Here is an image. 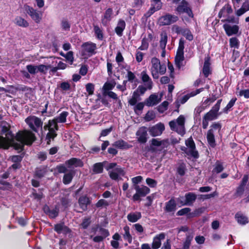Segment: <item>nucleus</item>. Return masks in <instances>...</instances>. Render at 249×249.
Wrapping results in <instances>:
<instances>
[{"label":"nucleus","instance_id":"nucleus-1","mask_svg":"<svg viewBox=\"0 0 249 249\" xmlns=\"http://www.w3.org/2000/svg\"><path fill=\"white\" fill-rule=\"evenodd\" d=\"M1 133L5 134V137L0 136V148L8 149L11 145L18 152L22 151L24 145H30L35 140V135L28 130L19 131L14 136L8 127L3 126Z\"/></svg>","mask_w":249,"mask_h":249},{"label":"nucleus","instance_id":"nucleus-2","mask_svg":"<svg viewBox=\"0 0 249 249\" xmlns=\"http://www.w3.org/2000/svg\"><path fill=\"white\" fill-rule=\"evenodd\" d=\"M151 63L152 65L151 72L154 79H158L159 74L162 75L165 73L166 71V66L164 65H161L159 59L156 57H153L151 59Z\"/></svg>","mask_w":249,"mask_h":249},{"label":"nucleus","instance_id":"nucleus-3","mask_svg":"<svg viewBox=\"0 0 249 249\" xmlns=\"http://www.w3.org/2000/svg\"><path fill=\"white\" fill-rule=\"evenodd\" d=\"M185 122L184 116L180 115L177 119L169 122V125L172 130L183 135L185 133Z\"/></svg>","mask_w":249,"mask_h":249},{"label":"nucleus","instance_id":"nucleus-4","mask_svg":"<svg viewBox=\"0 0 249 249\" xmlns=\"http://www.w3.org/2000/svg\"><path fill=\"white\" fill-rule=\"evenodd\" d=\"M221 128V124L219 123H214L210 126V129L207 133V139L209 144L214 147L215 145L214 136L219 134Z\"/></svg>","mask_w":249,"mask_h":249},{"label":"nucleus","instance_id":"nucleus-5","mask_svg":"<svg viewBox=\"0 0 249 249\" xmlns=\"http://www.w3.org/2000/svg\"><path fill=\"white\" fill-rule=\"evenodd\" d=\"M57 122L53 119L52 120H50L48 124L45 125L44 128L45 130L48 129L49 132L47 134L46 139L47 140V143L49 144L51 140H53L54 138L57 136L56 131L58 129Z\"/></svg>","mask_w":249,"mask_h":249},{"label":"nucleus","instance_id":"nucleus-6","mask_svg":"<svg viewBox=\"0 0 249 249\" xmlns=\"http://www.w3.org/2000/svg\"><path fill=\"white\" fill-rule=\"evenodd\" d=\"M184 40L181 38L179 41L178 47L175 57V64L178 69L183 66V61L184 60Z\"/></svg>","mask_w":249,"mask_h":249},{"label":"nucleus","instance_id":"nucleus-7","mask_svg":"<svg viewBox=\"0 0 249 249\" xmlns=\"http://www.w3.org/2000/svg\"><path fill=\"white\" fill-rule=\"evenodd\" d=\"M24 8L26 13L36 23H39L42 20V13L41 12L34 9L29 5H25Z\"/></svg>","mask_w":249,"mask_h":249},{"label":"nucleus","instance_id":"nucleus-8","mask_svg":"<svg viewBox=\"0 0 249 249\" xmlns=\"http://www.w3.org/2000/svg\"><path fill=\"white\" fill-rule=\"evenodd\" d=\"M25 121L29 127L34 131L36 132L37 129L42 127L43 122L40 119L35 116H29Z\"/></svg>","mask_w":249,"mask_h":249},{"label":"nucleus","instance_id":"nucleus-9","mask_svg":"<svg viewBox=\"0 0 249 249\" xmlns=\"http://www.w3.org/2000/svg\"><path fill=\"white\" fill-rule=\"evenodd\" d=\"M136 193L133 196L134 201H141V197H144L150 193V189L144 185L140 187L138 185H136L134 187Z\"/></svg>","mask_w":249,"mask_h":249},{"label":"nucleus","instance_id":"nucleus-10","mask_svg":"<svg viewBox=\"0 0 249 249\" xmlns=\"http://www.w3.org/2000/svg\"><path fill=\"white\" fill-rule=\"evenodd\" d=\"M81 47L82 56H91L95 53L96 45L91 42H86L82 45Z\"/></svg>","mask_w":249,"mask_h":249},{"label":"nucleus","instance_id":"nucleus-11","mask_svg":"<svg viewBox=\"0 0 249 249\" xmlns=\"http://www.w3.org/2000/svg\"><path fill=\"white\" fill-rule=\"evenodd\" d=\"M178 19L177 16L168 14L160 18L159 23L161 26L169 25L176 22Z\"/></svg>","mask_w":249,"mask_h":249},{"label":"nucleus","instance_id":"nucleus-12","mask_svg":"<svg viewBox=\"0 0 249 249\" xmlns=\"http://www.w3.org/2000/svg\"><path fill=\"white\" fill-rule=\"evenodd\" d=\"M164 130L165 126L164 124L160 123L149 127L148 130L151 136L157 137L161 135Z\"/></svg>","mask_w":249,"mask_h":249},{"label":"nucleus","instance_id":"nucleus-13","mask_svg":"<svg viewBox=\"0 0 249 249\" xmlns=\"http://www.w3.org/2000/svg\"><path fill=\"white\" fill-rule=\"evenodd\" d=\"M185 144L187 146L185 151L186 154L190 156H197L198 152L196 150L195 144L192 137L186 141Z\"/></svg>","mask_w":249,"mask_h":249},{"label":"nucleus","instance_id":"nucleus-14","mask_svg":"<svg viewBox=\"0 0 249 249\" xmlns=\"http://www.w3.org/2000/svg\"><path fill=\"white\" fill-rule=\"evenodd\" d=\"M176 11L180 14L186 13L190 17H193V14L189 4L185 0L181 1L180 4L177 7Z\"/></svg>","mask_w":249,"mask_h":249},{"label":"nucleus","instance_id":"nucleus-15","mask_svg":"<svg viewBox=\"0 0 249 249\" xmlns=\"http://www.w3.org/2000/svg\"><path fill=\"white\" fill-rule=\"evenodd\" d=\"M137 141L141 143H145L147 141V129L145 127H141L136 132Z\"/></svg>","mask_w":249,"mask_h":249},{"label":"nucleus","instance_id":"nucleus-16","mask_svg":"<svg viewBox=\"0 0 249 249\" xmlns=\"http://www.w3.org/2000/svg\"><path fill=\"white\" fill-rule=\"evenodd\" d=\"M177 203L174 197L171 198L169 201L165 203V206L163 208L164 211L166 213H174L177 210Z\"/></svg>","mask_w":249,"mask_h":249},{"label":"nucleus","instance_id":"nucleus-17","mask_svg":"<svg viewBox=\"0 0 249 249\" xmlns=\"http://www.w3.org/2000/svg\"><path fill=\"white\" fill-rule=\"evenodd\" d=\"M54 231L58 234L63 233L66 235L71 232V230L67 226L65 225L64 223H60L55 224L54 226Z\"/></svg>","mask_w":249,"mask_h":249},{"label":"nucleus","instance_id":"nucleus-18","mask_svg":"<svg viewBox=\"0 0 249 249\" xmlns=\"http://www.w3.org/2000/svg\"><path fill=\"white\" fill-rule=\"evenodd\" d=\"M78 202L80 208L86 211L88 209V206L91 203V200L87 195H83L79 197Z\"/></svg>","mask_w":249,"mask_h":249},{"label":"nucleus","instance_id":"nucleus-19","mask_svg":"<svg viewBox=\"0 0 249 249\" xmlns=\"http://www.w3.org/2000/svg\"><path fill=\"white\" fill-rule=\"evenodd\" d=\"M160 101V97L156 94H152L145 100L144 104L148 107H152L157 105Z\"/></svg>","mask_w":249,"mask_h":249},{"label":"nucleus","instance_id":"nucleus-20","mask_svg":"<svg viewBox=\"0 0 249 249\" xmlns=\"http://www.w3.org/2000/svg\"><path fill=\"white\" fill-rule=\"evenodd\" d=\"M223 28L228 36H231L238 33L239 27L238 25H231L229 24H224Z\"/></svg>","mask_w":249,"mask_h":249},{"label":"nucleus","instance_id":"nucleus-21","mask_svg":"<svg viewBox=\"0 0 249 249\" xmlns=\"http://www.w3.org/2000/svg\"><path fill=\"white\" fill-rule=\"evenodd\" d=\"M197 198V196L194 193L189 192L186 193L185 195V202L183 203L181 202L182 205L192 206Z\"/></svg>","mask_w":249,"mask_h":249},{"label":"nucleus","instance_id":"nucleus-22","mask_svg":"<svg viewBox=\"0 0 249 249\" xmlns=\"http://www.w3.org/2000/svg\"><path fill=\"white\" fill-rule=\"evenodd\" d=\"M165 238V234L160 233L156 235L153 238L152 243V249H158L161 246V240Z\"/></svg>","mask_w":249,"mask_h":249},{"label":"nucleus","instance_id":"nucleus-23","mask_svg":"<svg viewBox=\"0 0 249 249\" xmlns=\"http://www.w3.org/2000/svg\"><path fill=\"white\" fill-rule=\"evenodd\" d=\"M69 168L82 167L84 165L83 162L80 159L72 158L68 160L65 162Z\"/></svg>","mask_w":249,"mask_h":249},{"label":"nucleus","instance_id":"nucleus-24","mask_svg":"<svg viewBox=\"0 0 249 249\" xmlns=\"http://www.w3.org/2000/svg\"><path fill=\"white\" fill-rule=\"evenodd\" d=\"M203 89H204L202 88L199 89H197L196 90L193 91L190 93H188L186 95L183 96L179 100L180 103L182 104L185 103L190 97H193L199 94V93L203 91Z\"/></svg>","mask_w":249,"mask_h":249},{"label":"nucleus","instance_id":"nucleus-25","mask_svg":"<svg viewBox=\"0 0 249 249\" xmlns=\"http://www.w3.org/2000/svg\"><path fill=\"white\" fill-rule=\"evenodd\" d=\"M187 169L186 164L183 162H179L176 167V176L182 177L185 175Z\"/></svg>","mask_w":249,"mask_h":249},{"label":"nucleus","instance_id":"nucleus-26","mask_svg":"<svg viewBox=\"0 0 249 249\" xmlns=\"http://www.w3.org/2000/svg\"><path fill=\"white\" fill-rule=\"evenodd\" d=\"M107 161H104L102 162H97L95 163L93 166L92 171L95 174L102 173L104 170V167L105 168L106 164Z\"/></svg>","mask_w":249,"mask_h":249},{"label":"nucleus","instance_id":"nucleus-27","mask_svg":"<svg viewBox=\"0 0 249 249\" xmlns=\"http://www.w3.org/2000/svg\"><path fill=\"white\" fill-rule=\"evenodd\" d=\"M210 57L207 56L205 58V61L203 68V73L206 77H208L211 73L210 70Z\"/></svg>","mask_w":249,"mask_h":249},{"label":"nucleus","instance_id":"nucleus-28","mask_svg":"<svg viewBox=\"0 0 249 249\" xmlns=\"http://www.w3.org/2000/svg\"><path fill=\"white\" fill-rule=\"evenodd\" d=\"M142 217V214L141 212H136L135 213H130L128 214L127 218L128 220L132 223L137 222L139 219Z\"/></svg>","mask_w":249,"mask_h":249},{"label":"nucleus","instance_id":"nucleus-29","mask_svg":"<svg viewBox=\"0 0 249 249\" xmlns=\"http://www.w3.org/2000/svg\"><path fill=\"white\" fill-rule=\"evenodd\" d=\"M112 12L111 8H108L106 11L104 17L102 19V23L103 25L105 26L107 25L111 20Z\"/></svg>","mask_w":249,"mask_h":249},{"label":"nucleus","instance_id":"nucleus-30","mask_svg":"<svg viewBox=\"0 0 249 249\" xmlns=\"http://www.w3.org/2000/svg\"><path fill=\"white\" fill-rule=\"evenodd\" d=\"M235 218L237 222L241 225H245L248 223V217L241 213H237L235 214Z\"/></svg>","mask_w":249,"mask_h":249},{"label":"nucleus","instance_id":"nucleus-31","mask_svg":"<svg viewBox=\"0 0 249 249\" xmlns=\"http://www.w3.org/2000/svg\"><path fill=\"white\" fill-rule=\"evenodd\" d=\"M74 176V172L73 171L65 173L63 178V183L65 185L70 184Z\"/></svg>","mask_w":249,"mask_h":249},{"label":"nucleus","instance_id":"nucleus-32","mask_svg":"<svg viewBox=\"0 0 249 249\" xmlns=\"http://www.w3.org/2000/svg\"><path fill=\"white\" fill-rule=\"evenodd\" d=\"M112 146L119 149H127L129 147L127 142L123 140H119L115 142Z\"/></svg>","mask_w":249,"mask_h":249},{"label":"nucleus","instance_id":"nucleus-33","mask_svg":"<svg viewBox=\"0 0 249 249\" xmlns=\"http://www.w3.org/2000/svg\"><path fill=\"white\" fill-rule=\"evenodd\" d=\"M142 79L143 82H147L146 85L147 86L148 89H151L152 88V82L146 71H143L142 73Z\"/></svg>","mask_w":249,"mask_h":249},{"label":"nucleus","instance_id":"nucleus-34","mask_svg":"<svg viewBox=\"0 0 249 249\" xmlns=\"http://www.w3.org/2000/svg\"><path fill=\"white\" fill-rule=\"evenodd\" d=\"M15 23L17 25L24 28L28 27L29 26L28 22L20 17H18L15 18Z\"/></svg>","mask_w":249,"mask_h":249},{"label":"nucleus","instance_id":"nucleus-35","mask_svg":"<svg viewBox=\"0 0 249 249\" xmlns=\"http://www.w3.org/2000/svg\"><path fill=\"white\" fill-rule=\"evenodd\" d=\"M153 1L154 2V5L148 11L150 15H152L156 11L160 9L162 7V3L160 2V0H153Z\"/></svg>","mask_w":249,"mask_h":249},{"label":"nucleus","instance_id":"nucleus-36","mask_svg":"<svg viewBox=\"0 0 249 249\" xmlns=\"http://www.w3.org/2000/svg\"><path fill=\"white\" fill-rule=\"evenodd\" d=\"M224 169L223 162L220 160H217L214 164V167L213 170V173L218 174L222 172Z\"/></svg>","mask_w":249,"mask_h":249},{"label":"nucleus","instance_id":"nucleus-37","mask_svg":"<svg viewBox=\"0 0 249 249\" xmlns=\"http://www.w3.org/2000/svg\"><path fill=\"white\" fill-rule=\"evenodd\" d=\"M205 210V208L204 207H200L195 209L193 212L190 213L188 214V218L194 217L200 215L203 213Z\"/></svg>","mask_w":249,"mask_h":249},{"label":"nucleus","instance_id":"nucleus-38","mask_svg":"<svg viewBox=\"0 0 249 249\" xmlns=\"http://www.w3.org/2000/svg\"><path fill=\"white\" fill-rule=\"evenodd\" d=\"M125 22L123 20H120L118 22L117 26L115 28V31L117 35L120 36L123 30L125 28Z\"/></svg>","mask_w":249,"mask_h":249},{"label":"nucleus","instance_id":"nucleus-39","mask_svg":"<svg viewBox=\"0 0 249 249\" xmlns=\"http://www.w3.org/2000/svg\"><path fill=\"white\" fill-rule=\"evenodd\" d=\"M161 38L160 40V47L161 49H165L167 42V35L165 32H163L160 34Z\"/></svg>","mask_w":249,"mask_h":249},{"label":"nucleus","instance_id":"nucleus-40","mask_svg":"<svg viewBox=\"0 0 249 249\" xmlns=\"http://www.w3.org/2000/svg\"><path fill=\"white\" fill-rule=\"evenodd\" d=\"M46 169L45 167L36 168L35 172V176L41 178L44 177L46 173Z\"/></svg>","mask_w":249,"mask_h":249},{"label":"nucleus","instance_id":"nucleus-41","mask_svg":"<svg viewBox=\"0 0 249 249\" xmlns=\"http://www.w3.org/2000/svg\"><path fill=\"white\" fill-rule=\"evenodd\" d=\"M91 223V217H85L80 224V226L83 229H87Z\"/></svg>","mask_w":249,"mask_h":249},{"label":"nucleus","instance_id":"nucleus-42","mask_svg":"<svg viewBox=\"0 0 249 249\" xmlns=\"http://www.w3.org/2000/svg\"><path fill=\"white\" fill-rule=\"evenodd\" d=\"M150 148L155 151L157 148H160V141L157 139H152L151 140Z\"/></svg>","mask_w":249,"mask_h":249},{"label":"nucleus","instance_id":"nucleus-43","mask_svg":"<svg viewBox=\"0 0 249 249\" xmlns=\"http://www.w3.org/2000/svg\"><path fill=\"white\" fill-rule=\"evenodd\" d=\"M193 236L191 235H187L183 242L182 249H189L190 248L191 241L193 240Z\"/></svg>","mask_w":249,"mask_h":249},{"label":"nucleus","instance_id":"nucleus-44","mask_svg":"<svg viewBox=\"0 0 249 249\" xmlns=\"http://www.w3.org/2000/svg\"><path fill=\"white\" fill-rule=\"evenodd\" d=\"M68 113L66 111L62 112L59 116L54 118L57 123H65L66 121V118Z\"/></svg>","mask_w":249,"mask_h":249},{"label":"nucleus","instance_id":"nucleus-45","mask_svg":"<svg viewBox=\"0 0 249 249\" xmlns=\"http://www.w3.org/2000/svg\"><path fill=\"white\" fill-rule=\"evenodd\" d=\"M218 115V114H216L215 113H214L213 111L210 110L207 112L203 117L205 119L210 121L216 119Z\"/></svg>","mask_w":249,"mask_h":249},{"label":"nucleus","instance_id":"nucleus-46","mask_svg":"<svg viewBox=\"0 0 249 249\" xmlns=\"http://www.w3.org/2000/svg\"><path fill=\"white\" fill-rule=\"evenodd\" d=\"M181 34L184 36L189 41H191L193 39V36L190 30L187 29H182L181 31Z\"/></svg>","mask_w":249,"mask_h":249},{"label":"nucleus","instance_id":"nucleus-47","mask_svg":"<svg viewBox=\"0 0 249 249\" xmlns=\"http://www.w3.org/2000/svg\"><path fill=\"white\" fill-rule=\"evenodd\" d=\"M4 179L0 177V184L4 186V187H1L0 189L3 190L11 189L12 188V185Z\"/></svg>","mask_w":249,"mask_h":249},{"label":"nucleus","instance_id":"nucleus-48","mask_svg":"<svg viewBox=\"0 0 249 249\" xmlns=\"http://www.w3.org/2000/svg\"><path fill=\"white\" fill-rule=\"evenodd\" d=\"M50 68H51V66H50V65H45L43 64H40V65L37 66L36 68L37 69L38 72H40L43 74H46L47 72V71Z\"/></svg>","mask_w":249,"mask_h":249},{"label":"nucleus","instance_id":"nucleus-49","mask_svg":"<svg viewBox=\"0 0 249 249\" xmlns=\"http://www.w3.org/2000/svg\"><path fill=\"white\" fill-rule=\"evenodd\" d=\"M230 45L231 48H238L239 45V41L236 37H231L230 39Z\"/></svg>","mask_w":249,"mask_h":249},{"label":"nucleus","instance_id":"nucleus-50","mask_svg":"<svg viewBox=\"0 0 249 249\" xmlns=\"http://www.w3.org/2000/svg\"><path fill=\"white\" fill-rule=\"evenodd\" d=\"M191 211V208L186 207L182 208L179 210L177 213V215L178 216H183L185 214H187V216H188V214L190 213Z\"/></svg>","mask_w":249,"mask_h":249},{"label":"nucleus","instance_id":"nucleus-51","mask_svg":"<svg viewBox=\"0 0 249 249\" xmlns=\"http://www.w3.org/2000/svg\"><path fill=\"white\" fill-rule=\"evenodd\" d=\"M37 66L33 65H28L26 66V69L28 72L31 74H35L38 72Z\"/></svg>","mask_w":249,"mask_h":249},{"label":"nucleus","instance_id":"nucleus-52","mask_svg":"<svg viewBox=\"0 0 249 249\" xmlns=\"http://www.w3.org/2000/svg\"><path fill=\"white\" fill-rule=\"evenodd\" d=\"M146 183L151 188H155L157 185V181L155 179L149 178L146 179Z\"/></svg>","mask_w":249,"mask_h":249},{"label":"nucleus","instance_id":"nucleus-53","mask_svg":"<svg viewBox=\"0 0 249 249\" xmlns=\"http://www.w3.org/2000/svg\"><path fill=\"white\" fill-rule=\"evenodd\" d=\"M108 202L104 199H101L99 200L95 204V206L97 208H101L103 206L107 207L108 206Z\"/></svg>","mask_w":249,"mask_h":249},{"label":"nucleus","instance_id":"nucleus-54","mask_svg":"<svg viewBox=\"0 0 249 249\" xmlns=\"http://www.w3.org/2000/svg\"><path fill=\"white\" fill-rule=\"evenodd\" d=\"M94 30L96 35L97 37L99 39H102L103 37V33L102 30L98 26H94Z\"/></svg>","mask_w":249,"mask_h":249},{"label":"nucleus","instance_id":"nucleus-55","mask_svg":"<svg viewBox=\"0 0 249 249\" xmlns=\"http://www.w3.org/2000/svg\"><path fill=\"white\" fill-rule=\"evenodd\" d=\"M86 89L87 91L88 92L89 95H92L94 93V86L92 83H88L86 85Z\"/></svg>","mask_w":249,"mask_h":249},{"label":"nucleus","instance_id":"nucleus-56","mask_svg":"<svg viewBox=\"0 0 249 249\" xmlns=\"http://www.w3.org/2000/svg\"><path fill=\"white\" fill-rule=\"evenodd\" d=\"M115 86V83H107L106 82L103 87V89L104 91H109V90L112 89Z\"/></svg>","mask_w":249,"mask_h":249},{"label":"nucleus","instance_id":"nucleus-57","mask_svg":"<svg viewBox=\"0 0 249 249\" xmlns=\"http://www.w3.org/2000/svg\"><path fill=\"white\" fill-rule=\"evenodd\" d=\"M168 106V102L164 101L158 107V109L160 112L162 113L167 109Z\"/></svg>","mask_w":249,"mask_h":249},{"label":"nucleus","instance_id":"nucleus-58","mask_svg":"<svg viewBox=\"0 0 249 249\" xmlns=\"http://www.w3.org/2000/svg\"><path fill=\"white\" fill-rule=\"evenodd\" d=\"M58 210L55 208V209L50 210L48 215L51 218H55L58 215Z\"/></svg>","mask_w":249,"mask_h":249},{"label":"nucleus","instance_id":"nucleus-59","mask_svg":"<svg viewBox=\"0 0 249 249\" xmlns=\"http://www.w3.org/2000/svg\"><path fill=\"white\" fill-rule=\"evenodd\" d=\"M236 100V98H233L231 99V100L229 102L228 104L227 105L226 107L223 109L224 112H227V111L230 109L231 107H232L234 104H235V102Z\"/></svg>","mask_w":249,"mask_h":249},{"label":"nucleus","instance_id":"nucleus-60","mask_svg":"<svg viewBox=\"0 0 249 249\" xmlns=\"http://www.w3.org/2000/svg\"><path fill=\"white\" fill-rule=\"evenodd\" d=\"M70 200L69 199L66 197H63L61 199V203L63 207H64L65 208H67L69 206L70 204Z\"/></svg>","mask_w":249,"mask_h":249},{"label":"nucleus","instance_id":"nucleus-61","mask_svg":"<svg viewBox=\"0 0 249 249\" xmlns=\"http://www.w3.org/2000/svg\"><path fill=\"white\" fill-rule=\"evenodd\" d=\"M221 102L222 99L218 100L216 104L213 107L212 109L211 110L213 111V112H214V113H215L216 114H218V111L219 110Z\"/></svg>","mask_w":249,"mask_h":249},{"label":"nucleus","instance_id":"nucleus-62","mask_svg":"<svg viewBox=\"0 0 249 249\" xmlns=\"http://www.w3.org/2000/svg\"><path fill=\"white\" fill-rule=\"evenodd\" d=\"M169 139H164L160 141V149L167 147L170 145Z\"/></svg>","mask_w":249,"mask_h":249},{"label":"nucleus","instance_id":"nucleus-63","mask_svg":"<svg viewBox=\"0 0 249 249\" xmlns=\"http://www.w3.org/2000/svg\"><path fill=\"white\" fill-rule=\"evenodd\" d=\"M244 192V187L239 185L236 189V192L234 194V196L236 197L237 196H241L243 195Z\"/></svg>","mask_w":249,"mask_h":249},{"label":"nucleus","instance_id":"nucleus-64","mask_svg":"<svg viewBox=\"0 0 249 249\" xmlns=\"http://www.w3.org/2000/svg\"><path fill=\"white\" fill-rule=\"evenodd\" d=\"M62 28L65 30H69L70 28V24L67 20L63 19L61 22Z\"/></svg>","mask_w":249,"mask_h":249}]
</instances>
